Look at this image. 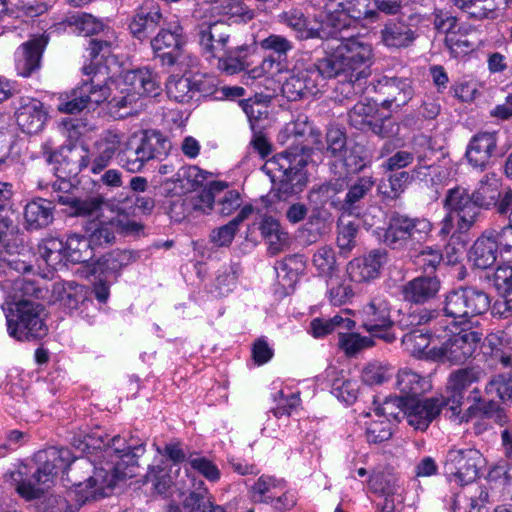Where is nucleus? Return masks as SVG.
<instances>
[{
  "label": "nucleus",
  "mask_w": 512,
  "mask_h": 512,
  "mask_svg": "<svg viewBox=\"0 0 512 512\" xmlns=\"http://www.w3.org/2000/svg\"><path fill=\"white\" fill-rule=\"evenodd\" d=\"M82 71L86 76H91L90 79L59 96V112L77 114L107 102L109 111L122 118L137 112V102L141 96H157L160 91L159 76L147 68L124 72L121 76L120 92L114 95L108 79H101V70L84 66Z\"/></svg>",
  "instance_id": "nucleus-1"
},
{
  "label": "nucleus",
  "mask_w": 512,
  "mask_h": 512,
  "mask_svg": "<svg viewBox=\"0 0 512 512\" xmlns=\"http://www.w3.org/2000/svg\"><path fill=\"white\" fill-rule=\"evenodd\" d=\"M283 143L293 139L286 151L267 160L262 170L270 177L272 192L279 200L301 193L308 183L306 172L309 150H323L324 142L319 130L314 129L305 115L286 124L280 134Z\"/></svg>",
  "instance_id": "nucleus-2"
},
{
  "label": "nucleus",
  "mask_w": 512,
  "mask_h": 512,
  "mask_svg": "<svg viewBox=\"0 0 512 512\" xmlns=\"http://www.w3.org/2000/svg\"><path fill=\"white\" fill-rule=\"evenodd\" d=\"M36 457L38 461L42 462V465L38 466L31 474L28 466L22 465L9 475L11 485L21 497L27 500L40 498L58 471H63L67 474L68 480L77 487L81 501H87L84 499L87 488L84 481L77 475L78 470H83L86 474L91 472L92 463L87 458L74 457L70 449L64 447H49L40 451Z\"/></svg>",
  "instance_id": "nucleus-3"
},
{
  "label": "nucleus",
  "mask_w": 512,
  "mask_h": 512,
  "mask_svg": "<svg viewBox=\"0 0 512 512\" xmlns=\"http://www.w3.org/2000/svg\"><path fill=\"white\" fill-rule=\"evenodd\" d=\"M145 452L144 444L127 443L125 438L116 435L108 443L106 455L111 458L108 467L94 468L93 475L84 480V499L92 500L98 497L108 496L117 481L131 478L135 475L133 469L137 465L138 458Z\"/></svg>",
  "instance_id": "nucleus-4"
},
{
  "label": "nucleus",
  "mask_w": 512,
  "mask_h": 512,
  "mask_svg": "<svg viewBox=\"0 0 512 512\" xmlns=\"http://www.w3.org/2000/svg\"><path fill=\"white\" fill-rule=\"evenodd\" d=\"M69 186L70 184L67 181H62L59 184L54 183L51 200L37 198L28 202L23 211L24 228L27 231H37L49 226L54 220L55 207L53 203L65 206L64 211L67 214L77 217L94 214L104 203L101 196L80 199L73 192L63 190V188Z\"/></svg>",
  "instance_id": "nucleus-5"
},
{
  "label": "nucleus",
  "mask_w": 512,
  "mask_h": 512,
  "mask_svg": "<svg viewBox=\"0 0 512 512\" xmlns=\"http://www.w3.org/2000/svg\"><path fill=\"white\" fill-rule=\"evenodd\" d=\"M321 59L328 78L345 74L351 78L355 76V79L359 80L368 75V70L373 64V46L361 35L342 37L333 51Z\"/></svg>",
  "instance_id": "nucleus-6"
},
{
  "label": "nucleus",
  "mask_w": 512,
  "mask_h": 512,
  "mask_svg": "<svg viewBox=\"0 0 512 512\" xmlns=\"http://www.w3.org/2000/svg\"><path fill=\"white\" fill-rule=\"evenodd\" d=\"M118 162L131 173L140 172L145 164L166 155L170 145L160 132L138 130L130 135L121 134Z\"/></svg>",
  "instance_id": "nucleus-7"
},
{
  "label": "nucleus",
  "mask_w": 512,
  "mask_h": 512,
  "mask_svg": "<svg viewBox=\"0 0 512 512\" xmlns=\"http://www.w3.org/2000/svg\"><path fill=\"white\" fill-rule=\"evenodd\" d=\"M373 0H328L320 14L332 36L355 26L361 20L375 22Z\"/></svg>",
  "instance_id": "nucleus-8"
},
{
  "label": "nucleus",
  "mask_w": 512,
  "mask_h": 512,
  "mask_svg": "<svg viewBox=\"0 0 512 512\" xmlns=\"http://www.w3.org/2000/svg\"><path fill=\"white\" fill-rule=\"evenodd\" d=\"M437 324L443 327L439 345L432 346L431 359L451 364H463L474 356L479 348L483 334L479 331L462 329L458 333L448 330V325H443V320Z\"/></svg>",
  "instance_id": "nucleus-9"
},
{
  "label": "nucleus",
  "mask_w": 512,
  "mask_h": 512,
  "mask_svg": "<svg viewBox=\"0 0 512 512\" xmlns=\"http://www.w3.org/2000/svg\"><path fill=\"white\" fill-rule=\"evenodd\" d=\"M45 309L34 300H20L9 308L6 315L8 333L19 340H32L44 337L48 332L45 323Z\"/></svg>",
  "instance_id": "nucleus-10"
},
{
  "label": "nucleus",
  "mask_w": 512,
  "mask_h": 512,
  "mask_svg": "<svg viewBox=\"0 0 512 512\" xmlns=\"http://www.w3.org/2000/svg\"><path fill=\"white\" fill-rule=\"evenodd\" d=\"M433 230V224L424 217H410L393 211L382 235L383 243L393 249H404L410 241H426Z\"/></svg>",
  "instance_id": "nucleus-11"
},
{
  "label": "nucleus",
  "mask_w": 512,
  "mask_h": 512,
  "mask_svg": "<svg viewBox=\"0 0 512 512\" xmlns=\"http://www.w3.org/2000/svg\"><path fill=\"white\" fill-rule=\"evenodd\" d=\"M472 199L478 208H492L505 215L512 207V189L504 188L501 177L495 172L484 174L472 191Z\"/></svg>",
  "instance_id": "nucleus-12"
},
{
  "label": "nucleus",
  "mask_w": 512,
  "mask_h": 512,
  "mask_svg": "<svg viewBox=\"0 0 512 512\" xmlns=\"http://www.w3.org/2000/svg\"><path fill=\"white\" fill-rule=\"evenodd\" d=\"M193 17L198 21L195 30L203 52L211 57L219 56L230 41V26L221 18L198 13V7Z\"/></svg>",
  "instance_id": "nucleus-13"
},
{
  "label": "nucleus",
  "mask_w": 512,
  "mask_h": 512,
  "mask_svg": "<svg viewBox=\"0 0 512 512\" xmlns=\"http://www.w3.org/2000/svg\"><path fill=\"white\" fill-rule=\"evenodd\" d=\"M249 493L254 502L270 505L277 511L289 510L297 501L284 479L270 475H261L250 487Z\"/></svg>",
  "instance_id": "nucleus-14"
},
{
  "label": "nucleus",
  "mask_w": 512,
  "mask_h": 512,
  "mask_svg": "<svg viewBox=\"0 0 512 512\" xmlns=\"http://www.w3.org/2000/svg\"><path fill=\"white\" fill-rule=\"evenodd\" d=\"M323 60L317 59L315 63L303 69H295L282 84V93L290 101L315 95L324 79H329L323 70Z\"/></svg>",
  "instance_id": "nucleus-15"
},
{
  "label": "nucleus",
  "mask_w": 512,
  "mask_h": 512,
  "mask_svg": "<svg viewBox=\"0 0 512 512\" xmlns=\"http://www.w3.org/2000/svg\"><path fill=\"white\" fill-rule=\"evenodd\" d=\"M481 463L482 455L476 449H451L446 455L444 472L451 483L468 485L478 477Z\"/></svg>",
  "instance_id": "nucleus-16"
},
{
  "label": "nucleus",
  "mask_w": 512,
  "mask_h": 512,
  "mask_svg": "<svg viewBox=\"0 0 512 512\" xmlns=\"http://www.w3.org/2000/svg\"><path fill=\"white\" fill-rule=\"evenodd\" d=\"M362 327L371 335L381 338L387 342L395 339L391 328V308L384 295L373 296L360 310Z\"/></svg>",
  "instance_id": "nucleus-17"
},
{
  "label": "nucleus",
  "mask_w": 512,
  "mask_h": 512,
  "mask_svg": "<svg viewBox=\"0 0 512 512\" xmlns=\"http://www.w3.org/2000/svg\"><path fill=\"white\" fill-rule=\"evenodd\" d=\"M501 253L512 255V249L503 246L502 229L491 227L474 241L468 252V261L473 267L485 270L496 263Z\"/></svg>",
  "instance_id": "nucleus-18"
},
{
  "label": "nucleus",
  "mask_w": 512,
  "mask_h": 512,
  "mask_svg": "<svg viewBox=\"0 0 512 512\" xmlns=\"http://www.w3.org/2000/svg\"><path fill=\"white\" fill-rule=\"evenodd\" d=\"M150 43L155 57L160 59L162 65L173 66L179 50L185 45L183 28L179 21H167Z\"/></svg>",
  "instance_id": "nucleus-19"
},
{
  "label": "nucleus",
  "mask_w": 512,
  "mask_h": 512,
  "mask_svg": "<svg viewBox=\"0 0 512 512\" xmlns=\"http://www.w3.org/2000/svg\"><path fill=\"white\" fill-rule=\"evenodd\" d=\"M444 208L457 217V229L459 232L468 231L477 221L480 215L477 204L472 199V193L461 186L449 189L443 200Z\"/></svg>",
  "instance_id": "nucleus-20"
},
{
  "label": "nucleus",
  "mask_w": 512,
  "mask_h": 512,
  "mask_svg": "<svg viewBox=\"0 0 512 512\" xmlns=\"http://www.w3.org/2000/svg\"><path fill=\"white\" fill-rule=\"evenodd\" d=\"M12 103L16 123L22 132L37 134L43 130L48 113L40 100L30 96H19Z\"/></svg>",
  "instance_id": "nucleus-21"
},
{
  "label": "nucleus",
  "mask_w": 512,
  "mask_h": 512,
  "mask_svg": "<svg viewBox=\"0 0 512 512\" xmlns=\"http://www.w3.org/2000/svg\"><path fill=\"white\" fill-rule=\"evenodd\" d=\"M259 47L269 52L261 63V70L265 74L277 75L287 67L288 53L294 48V43L287 37L271 33L258 41Z\"/></svg>",
  "instance_id": "nucleus-22"
},
{
  "label": "nucleus",
  "mask_w": 512,
  "mask_h": 512,
  "mask_svg": "<svg viewBox=\"0 0 512 512\" xmlns=\"http://www.w3.org/2000/svg\"><path fill=\"white\" fill-rule=\"evenodd\" d=\"M167 22L159 3L155 0H144L138 6L129 22V30L138 40L148 39L157 28H161Z\"/></svg>",
  "instance_id": "nucleus-23"
},
{
  "label": "nucleus",
  "mask_w": 512,
  "mask_h": 512,
  "mask_svg": "<svg viewBox=\"0 0 512 512\" xmlns=\"http://www.w3.org/2000/svg\"><path fill=\"white\" fill-rule=\"evenodd\" d=\"M485 376L480 367H466L453 371L447 381L445 404L450 408L453 415L460 412L465 391L474 383H477Z\"/></svg>",
  "instance_id": "nucleus-24"
},
{
  "label": "nucleus",
  "mask_w": 512,
  "mask_h": 512,
  "mask_svg": "<svg viewBox=\"0 0 512 512\" xmlns=\"http://www.w3.org/2000/svg\"><path fill=\"white\" fill-rule=\"evenodd\" d=\"M401 404H403L402 399L386 400L382 406L375 408L373 413L366 415L369 420L365 422V435L369 443L379 444L391 438L392 422L390 417L398 418V413L392 411V408L400 407Z\"/></svg>",
  "instance_id": "nucleus-25"
},
{
  "label": "nucleus",
  "mask_w": 512,
  "mask_h": 512,
  "mask_svg": "<svg viewBox=\"0 0 512 512\" xmlns=\"http://www.w3.org/2000/svg\"><path fill=\"white\" fill-rule=\"evenodd\" d=\"M499 132L478 131L468 142L465 157L473 168L484 170L498 152Z\"/></svg>",
  "instance_id": "nucleus-26"
},
{
  "label": "nucleus",
  "mask_w": 512,
  "mask_h": 512,
  "mask_svg": "<svg viewBox=\"0 0 512 512\" xmlns=\"http://www.w3.org/2000/svg\"><path fill=\"white\" fill-rule=\"evenodd\" d=\"M446 406L444 397L425 400L411 398L404 404V409L399 410L398 414L402 412L410 426L416 430L424 431L439 415L441 409Z\"/></svg>",
  "instance_id": "nucleus-27"
},
{
  "label": "nucleus",
  "mask_w": 512,
  "mask_h": 512,
  "mask_svg": "<svg viewBox=\"0 0 512 512\" xmlns=\"http://www.w3.org/2000/svg\"><path fill=\"white\" fill-rule=\"evenodd\" d=\"M121 134L113 131L105 133L94 144L95 152L90 156H81L80 169L90 168L93 174H98L108 167L115 154H119Z\"/></svg>",
  "instance_id": "nucleus-28"
},
{
  "label": "nucleus",
  "mask_w": 512,
  "mask_h": 512,
  "mask_svg": "<svg viewBox=\"0 0 512 512\" xmlns=\"http://www.w3.org/2000/svg\"><path fill=\"white\" fill-rule=\"evenodd\" d=\"M387 262V252L375 249L368 254L352 259L347 265L349 279L355 283H367L378 278Z\"/></svg>",
  "instance_id": "nucleus-29"
},
{
  "label": "nucleus",
  "mask_w": 512,
  "mask_h": 512,
  "mask_svg": "<svg viewBox=\"0 0 512 512\" xmlns=\"http://www.w3.org/2000/svg\"><path fill=\"white\" fill-rule=\"evenodd\" d=\"M45 36L35 37L23 43L15 52L17 73L29 77L40 68L42 53L47 45Z\"/></svg>",
  "instance_id": "nucleus-30"
},
{
  "label": "nucleus",
  "mask_w": 512,
  "mask_h": 512,
  "mask_svg": "<svg viewBox=\"0 0 512 512\" xmlns=\"http://www.w3.org/2000/svg\"><path fill=\"white\" fill-rule=\"evenodd\" d=\"M378 90L386 97L382 102L385 108L398 109L407 104L413 95L409 78L383 76L378 81Z\"/></svg>",
  "instance_id": "nucleus-31"
},
{
  "label": "nucleus",
  "mask_w": 512,
  "mask_h": 512,
  "mask_svg": "<svg viewBox=\"0 0 512 512\" xmlns=\"http://www.w3.org/2000/svg\"><path fill=\"white\" fill-rule=\"evenodd\" d=\"M441 287L438 277L432 275L418 276L402 287V295L405 301L414 304H426L433 300Z\"/></svg>",
  "instance_id": "nucleus-32"
},
{
  "label": "nucleus",
  "mask_w": 512,
  "mask_h": 512,
  "mask_svg": "<svg viewBox=\"0 0 512 512\" xmlns=\"http://www.w3.org/2000/svg\"><path fill=\"white\" fill-rule=\"evenodd\" d=\"M116 47L115 37L112 35L108 39L93 38L89 41V57L91 64L88 66L95 67V70H101L102 76L108 79L109 85L112 87L115 82L109 76V69L111 64H116L113 56L114 48Z\"/></svg>",
  "instance_id": "nucleus-33"
},
{
  "label": "nucleus",
  "mask_w": 512,
  "mask_h": 512,
  "mask_svg": "<svg viewBox=\"0 0 512 512\" xmlns=\"http://www.w3.org/2000/svg\"><path fill=\"white\" fill-rule=\"evenodd\" d=\"M440 338L441 333L437 329L433 332L424 328L414 329L403 336L402 345L414 357L431 359L432 346L438 345L436 342Z\"/></svg>",
  "instance_id": "nucleus-34"
},
{
  "label": "nucleus",
  "mask_w": 512,
  "mask_h": 512,
  "mask_svg": "<svg viewBox=\"0 0 512 512\" xmlns=\"http://www.w3.org/2000/svg\"><path fill=\"white\" fill-rule=\"evenodd\" d=\"M137 255L129 250H114L101 256L92 264V273L106 279H116L120 270L135 262Z\"/></svg>",
  "instance_id": "nucleus-35"
},
{
  "label": "nucleus",
  "mask_w": 512,
  "mask_h": 512,
  "mask_svg": "<svg viewBox=\"0 0 512 512\" xmlns=\"http://www.w3.org/2000/svg\"><path fill=\"white\" fill-rule=\"evenodd\" d=\"M199 76H171L166 83L167 96L178 103H189L202 91Z\"/></svg>",
  "instance_id": "nucleus-36"
},
{
  "label": "nucleus",
  "mask_w": 512,
  "mask_h": 512,
  "mask_svg": "<svg viewBox=\"0 0 512 512\" xmlns=\"http://www.w3.org/2000/svg\"><path fill=\"white\" fill-rule=\"evenodd\" d=\"M225 187L226 184L223 182L212 181L208 186L202 187L200 192L186 196L182 203L185 212L209 213L213 209L216 197Z\"/></svg>",
  "instance_id": "nucleus-37"
},
{
  "label": "nucleus",
  "mask_w": 512,
  "mask_h": 512,
  "mask_svg": "<svg viewBox=\"0 0 512 512\" xmlns=\"http://www.w3.org/2000/svg\"><path fill=\"white\" fill-rule=\"evenodd\" d=\"M375 185L372 175L359 177L351 184L343 201H338V209L349 215H358L361 202Z\"/></svg>",
  "instance_id": "nucleus-38"
},
{
  "label": "nucleus",
  "mask_w": 512,
  "mask_h": 512,
  "mask_svg": "<svg viewBox=\"0 0 512 512\" xmlns=\"http://www.w3.org/2000/svg\"><path fill=\"white\" fill-rule=\"evenodd\" d=\"M381 42L388 48H406L416 39L411 25L404 21H388L380 31Z\"/></svg>",
  "instance_id": "nucleus-39"
},
{
  "label": "nucleus",
  "mask_w": 512,
  "mask_h": 512,
  "mask_svg": "<svg viewBox=\"0 0 512 512\" xmlns=\"http://www.w3.org/2000/svg\"><path fill=\"white\" fill-rule=\"evenodd\" d=\"M454 5L464 11L471 18L494 19L500 5L512 6V0H452Z\"/></svg>",
  "instance_id": "nucleus-40"
},
{
  "label": "nucleus",
  "mask_w": 512,
  "mask_h": 512,
  "mask_svg": "<svg viewBox=\"0 0 512 512\" xmlns=\"http://www.w3.org/2000/svg\"><path fill=\"white\" fill-rule=\"evenodd\" d=\"M280 19L281 22L293 29L297 33V36L301 39L315 37L323 38L325 36L331 35L330 31H325V28H327L326 25H322L320 29L308 28L307 18L301 10L296 8L283 12L280 15ZM321 24L323 23L321 22Z\"/></svg>",
  "instance_id": "nucleus-41"
},
{
  "label": "nucleus",
  "mask_w": 512,
  "mask_h": 512,
  "mask_svg": "<svg viewBox=\"0 0 512 512\" xmlns=\"http://www.w3.org/2000/svg\"><path fill=\"white\" fill-rule=\"evenodd\" d=\"M499 360L504 367H511V370L494 376L487 383L485 391L502 401H512V356L502 353Z\"/></svg>",
  "instance_id": "nucleus-42"
},
{
  "label": "nucleus",
  "mask_w": 512,
  "mask_h": 512,
  "mask_svg": "<svg viewBox=\"0 0 512 512\" xmlns=\"http://www.w3.org/2000/svg\"><path fill=\"white\" fill-rule=\"evenodd\" d=\"M208 175V172L201 170L197 166H183L175 173L171 181L181 192L189 193L204 187Z\"/></svg>",
  "instance_id": "nucleus-43"
},
{
  "label": "nucleus",
  "mask_w": 512,
  "mask_h": 512,
  "mask_svg": "<svg viewBox=\"0 0 512 512\" xmlns=\"http://www.w3.org/2000/svg\"><path fill=\"white\" fill-rule=\"evenodd\" d=\"M204 12L215 18H238L248 13L247 7L239 0H213L198 4V13Z\"/></svg>",
  "instance_id": "nucleus-44"
},
{
  "label": "nucleus",
  "mask_w": 512,
  "mask_h": 512,
  "mask_svg": "<svg viewBox=\"0 0 512 512\" xmlns=\"http://www.w3.org/2000/svg\"><path fill=\"white\" fill-rule=\"evenodd\" d=\"M250 53L248 45H237L235 47H225L218 58V68L229 75L236 74L245 69L246 58Z\"/></svg>",
  "instance_id": "nucleus-45"
},
{
  "label": "nucleus",
  "mask_w": 512,
  "mask_h": 512,
  "mask_svg": "<svg viewBox=\"0 0 512 512\" xmlns=\"http://www.w3.org/2000/svg\"><path fill=\"white\" fill-rule=\"evenodd\" d=\"M66 260L72 263H86L94 257V249L87 237L77 233L67 236Z\"/></svg>",
  "instance_id": "nucleus-46"
},
{
  "label": "nucleus",
  "mask_w": 512,
  "mask_h": 512,
  "mask_svg": "<svg viewBox=\"0 0 512 512\" xmlns=\"http://www.w3.org/2000/svg\"><path fill=\"white\" fill-rule=\"evenodd\" d=\"M396 384L399 391L410 399L430 388V383L426 378L408 368L401 369L398 372Z\"/></svg>",
  "instance_id": "nucleus-47"
},
{
  "label": "nucleus",
  "mask_w": 512,
  "mask_h": 512,
  "mask_svg": "<svg viewBox=\"0 0 512 512\" xmlns=\"http://www.w3.org/2000/svg\"><path fill=\"white\" fill-rule=\"evenodd\" d=\"M85 232L94 250L113 243L116 233L112 219L109 221H91L86 226Z\"/></svg>",
  "instance_id": "nucleus-48"
},
{
  "label": "nucleus",
  "mask_w": 512,
  "mask_h": 512,
  "mask_svg": "<svg viewBox=\"0 0 512 512\" xmlns=\"http://www.w3.org/2000/svg\"><path fill=\"white\" fill-rule=\"evenodd\" d=\"M464 289L449 292L444 300V316L451 318L450 324L454 326L467 322V306H465Z\"/></svg>",
  "instance_id": "nucleus-49"
},
{
  "label": "nucleus",
  "mask_w": 512,
  "mask_h": 512,
  "mask_svg": "<svg viewBox=\"0 0 512 512\" xmlns=\"http://www.w3.org/2000/svg\"><path fill=\"white\" fill-rule=\"evenodd\" d=\"M355 326V322L349 317L337 314L332 318H315L310 323V331L313 337H324L336 329L351 330Z\"/></svg>",
  "instance_id": "nucleus-50"
},
{
  "label": "nucleus",
  "mask_w": 512,
  "mask_h": 512,
  "mask_svg": "<svg viewBox=\"0 0 512 512\" xmlns=\"http://www.w3.org/2000/svg\"><path fill=\"white\" fill-rule=\"evenodd\" d=\"M4 288L11 289L8 297L11 299L13 305H16L20 300H32V297L37 299L41 298L44 293L33 281L26 280L23 277H18L13 281H6Z\"/></svg>",
  "instance_id": "nucleus-51"
},
{
  "label": "nucleus",
  "mask_w": 512,
  "mask_h": 512,
  "mask_svg": "<svg viewBox=\"0 0 512 512\" xmlns=\"http://www.w3.org/2000/svg\"><path fill=\"white\" fill-rule=\"evenodd\" d=\"M39 255L46 262V264L54 269L60 265L63 260H66V245L65 241L49 237L44 239L38 247Z\"/></svg>",
  "instance_id": "nucleus-52"
},
{
  "label": "nucleus",
  "mask_w": 512,
  "mask_h": 512,
  "mask_svg": "<svg viewBox=\"0 0 512 512\" xmlns=\"http://www.w3.org/2000/svg\"><path fill=\"white\" fill-rule=\"evenodd\" d=\"M242 269L238 263H231L228 266H223L216 276L214 282V289L217 296H226L232 292L236 285Z\"/></svg>",
  "instance_id": "nucleus-53"
},
{
  "label": "nucleus",
  "mask_w": 512,
  "mask_h": 512,
  "mask_svg": "<svg viewBox=\"0 0 512 512\" xmlns=\"http://www.w3.org/2000/svg\"><path fill=\"white\" fill-rule=\"evenodd\" d=\"M411 257L426 275L434 273L443 261L442 252L432 246H423L419 250H414Z\"/></svg>",
  "instance_id": "nucleus-54"
},
{
  "label": "nucleus",
  "mask_w": 512,
  "mask_h": 512,
  "mask_svg": "<svg viewBox=\"0 0 512 512\" xmlns=\"http://www.w3.org/2000/svg\"><path fill=\"white\" fill-rule=\"evenodd\" d=\"M376 114L377 108L374 103L358 102L349 112V122L358 130L369 131Z\"/></svg>",
  "instance_id": "nucleus-55"
},
{
  "label": "nucleus",
  "mask_w": 512,
  "mask_h": 512,
  "mask_svg": "<svg viewBox=\"0 0 512 512\" xmlns=\"http://www.w3.org/2000/svg\"><path fill=\"white\" fill-rule=\"evenodd\" d=\"M198 492H191L183 501V507L187 512H224L220 506L213 505L207 498V490L203 487V481H199Z\"/></svg>",
  "instance_id": "nucleus-56"
},
{
  "label": "nucleus",
  "mask_w": 512,
  "mask_h": 512,
  "mask_svg": "<svg viewBox=\"0 0 512 512\" xmlns=\"http://www.w3.org/2000/svg\"><path fill=\"white\" fill-rule=\"evenodd\" d=\"M464 289L465 308L467 310V322L470 318L485 313L490 307V299L482 290L473 287Z\"/></svg>",
  "instance_id": "nucleus-57"
},
{
  "label": "nucleus",
  "mask_w": 512,
  "mask_h": 512,
  "mask_svg": "<svg viewBox=\"0 0 512 512\" xmlns=\"http://www.w3.org/2000/svg\"><path fill=\"white\" fill-rule=\"evenodd\" d=\"M313 266L322 276H332L336 270V255L332 247L321 246L313 255Z\"/></svg>",
  "instance_id": "nucleus-58"
},
{
  "label": "nucleus",
  "mask_w": 512,
  "mask_h": 512,
  "mask_svg": "<svg viewBox=\"0 0 512 512\" xmlns=\"http://www.w3.org/2000/svg\"><path fill=\"white\" fill-rule=\"evenodd\" d=\"M373 345L374 341L370 337L357 333H339V346L347 355H355Z\"/></svg>",
  "instance_id": "nucleus-59"
},
{
  "label": "nucleus",
  "mask_w": 512,
  "mask_h": 512,
  "mask_svg": "<svg viewBox=\"0 0 512 512\" xmlns=\"http://www.w3.org/2000/svg\"><path fill=\"white\" fill-rule=\"evenodd\" d=\"M345 188V182L341 179L331 180L327 183H324L317 188H313L310 196L311 198L316 197L317 200L320 201L321 204H325L327 202H331L332 205L338 208V201L334 200V197L342 192Z\"/></svg>",
  "instance_id": "nucleus-60"
},
{
  "label": "nucleus",
  "mask_w": 512,
  "mask_h": 512,
  "mask_svg": "<svg viewBox=\"0 0 512 512\" xmlns=\"http://www.w3.org/2000/svg\"><path fill=\"white\" fill-rule=\"evenodd\" d=\"M227 186L215 199L216 210L223 216L231 215L241 206L240 193L236 190H227Z\"/></svg>",
  "instance_id": "nucleus-61"
},
{
  "label": "nucleus",
  "mask_w": 512,
  "mask_h": 512,
  "mask_svg": "<svg viewBox=\"0 0 512 512\" xmlns=\"http://www.w3.org/2000/svg\"><path fill=\"white\" fill-rule=\"evenodd\" d=\"M468 28L464 27L461 32L445 38V45L454 58L467 55L473 50L474 44L467 39Z\"/></svg>",
  "instance_id": "nucleus-62"
},
{
  "label": "nucleus",
  "mask_w": 512,
  "mask_h": 512,
  "mask_svg": "<svg viewBox=\"0 0 512 512\" xmlns=\"http://www.w3.org/2000/svg\"><path fill=\"white\" fill-rule=\"evenodd\" d=\"M420 149L413 147L411 151L399 150L388 157L381 165L385 171H396L404 169L413 163Z\"/></svg>",
  "instance_id": "nucleus-63"
},
{
  "label": "nucleus",
  "mask_w": 512,
  "mask_h": 512,
  "mask_svg": "<svg viewBox=\"0 0 512 512\" xmlns=\"http://www.w3.org/2000/svg\"><path fill=\"white\" fill-rule=\"evenodd\" d=\"M146 481L152 482L154 490L160 495L166 494L173 484L172 476L165 467L159 465L149 469L146 474Z\"/></svg>",
  "instance_id": "nucleus-64"
}]
</instances>
